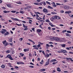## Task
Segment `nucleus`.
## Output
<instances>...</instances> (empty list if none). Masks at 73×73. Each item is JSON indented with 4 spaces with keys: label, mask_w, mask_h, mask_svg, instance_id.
<instances>
[{
    "label": "nucleus",
    "mask_w": 73,
    "mask_h": 73,
    "mask_svg": "<svg viewBox=\"0 0 73 73\" xmlns=\"http://www.w3.org/2000/svg\"><path fill=\"white\" fill-rule=\"evenodd\" d=\"M3 13H9L10 11H3Z\"/></svg>",
    "instance_id": "a211bd4d"
},
{
    "label": "nucleus",
    "mask_w": 73,
    "mask_h": 73,
    "mask_svg": "<svg viewBox=\"0 0 73 73\" xmlns=\"http://www.w3.org/2000/svg\"><path fill=\"white\" fill-rule=\"evenodd\" d=\"M72 13V12L70 11H66L65 12V13H68V14L69 13Z\"/></svg>",
    "instance_id": "f8f14e48"
},
{
    "label": "nucleus",
    "mask_w": 73,
    "mask_h": 73,
    "mask_svg": "<svg viewBox=\"0 0 73 73\" xmlns=\"http://www.w3.org/2000/svg\"><path fill=\"white\" fill-rule=\"evenodd\" d=\"M56 62H53L52 63V64H53V65H55V64H56Z\"/></svg>",
    "instance_id": "0e129e2a"
},
{
    "label": "nucleus",
    "mask_w": 73,
    "mask_h": 73,
    "mask_svg": "<svg viewBox=\"0 0 73 73\" xmlns=\"http://www.w3.org/2000/svg\"><path fill=\"white\" fill-rule=\"evenodd\" d=\"M44 16L43 17V20H45V16L44 15Z\"/></svg>",
    "instance_id": "6e6d98bb"
},
{
    "label": "nucleus",
    "mask_w": 73,
    "mask_h": 73,
    "mask_svg": "<svg viewBox=\"0 0 73 73\" xmlns=\"http://www.w3.org/2000/svg\"><path fill=\"white\" fill-rule=\"evenodd\" d=\"M32 42H33V45H34V44H35V42L32 41Z\"/></svg>",
    "instance_id": "bf43d9fd"
},
{
    "label": "nucleus",
    "mask_w": 73,
    "mask_h": 73,
    "mask_svg": "<svg viewBox=\"0 0 73 73\" xmlns=\"http://www.w3.org/2000/svg\"><path fill=\"white\" fill-rule=\"evenodd\" d=\"M1 68H3V69H4L5 68V66L4 64H3L1 66Z\"/></svg>",
    "instance_id": "4468645a"
},
{
    "label": "nucleus",
    "mask_w": 73,
    "mask_h": 73,
    "mask_svg": "<svg viewBox=\"0 0 73 73\" xmlns=\"http://www.w3.org/2000/svg\"><path fill=\"white\" fill-rule=\"evenodd\" d=\"M7 6L9 8H11V4H7Z\"/></svg>",
    "instance_id": "6ab92c4d"
},
{
    "label": "nucleus",
    "mask_w": 73,
    "mask_h": 73,
    "mask_svg": "<svg viewBox=\"0 0 73 73\" xmlns=\"http://www.w3.org/2000/svg\"><path fill=\"white\" fill-rule=\"evenodd\" d=\"M11 51H10L9 50H8L6 52V53H10Z\"/></svg>",
    "instance_id": "b1692460"
},
{
    "label": "nucleus",
    "mask_w": 73,
    "mask_h": 73,
    "mask_svg": "<svg viewBox=\"0 0 73 73\" xmlns=\"http://www.w3.org/2000/svg\"><path fill=\"white\" fill-rule=\"evenodd\" d=\"M11 56V55L9 54L7 56V57L8 58H9Z\"/></svg>",
    "instance_id": "7c9ffc66"
},
{
    "label": "nucleus",
    "mask_w": 73,
    "mask_h": 73,
    "mask_svg": "<svg viewBox=\"0 0 73 73\" xmlns=\"http://www.w3.org/2000/svg\"><path fill=\"white\" fill-rule=\"evenodd\" d=\"M40 46H41V45H40V44H39L37 45V47H38V48H39V47H40Z\"/></svg>",
    "instance_id": "49530a36"
},
{
    "label": "nucleus",
    "mask_w": 73,
    "mask_h": 73,
    "mask_svg": "<svg viewBox=\"0 0 73 73\" xmlns=\"http://www.w3.org/2000/svg\"><path fill=\"white\" fill-rule=\"evenodd\" d=\"M42 31H41V30L40 29H38L37 30V32H38V33H40V32H41Z\"/></svg>",
    "instance_id": "2eb2a0df"
},
{
    "label": "nucleus",
    "mask_w": 73,
    "mask_h": 73,
    "mask_svg": "<svg viewBox=\"0 0 73 73\" xmlns=\"http://www.w3.org/2000/svg\"><path fill=\"white\" fill-rule=\"evenodd\" d=\"M67 33H71V31H67Z\"/></svg>",
    "instance_id": "c9c22d12"
},
{
    "label": "nucleus",
    "mask_w": 73,
    "mask_h": 73,
    "mask_svg": "<svg viewBox=\"0 0 73 73\" xmlns=\"http://www.w3.org/2000/svg\"><path fill=\"white\" fill-rule=\"evenodd\" d=\"M38 44H41V45L43 44V43H41V42H38Z\"/></svg>",
    "instance_id": "37998d69"
},
{
    "label": "nucleus",
    "mask_w": 73,
    "mask_h": 73,
    "mask_svg": "<svg viewBox=\"0 0 73 73\" xmlns=\"http://www.w3.org/2000/svg\"><path fill=\"white\" fill-rule=\"evenodd\" d=\"M45 21L46 22H47V23H49V22H50V21L48 19L46 20Z\"/></svg>",
    "instance_id": "f704fd0d"
},
{
    "label": "nucleus",
    "mask_w": 73,
    "mask_h": 73,
    "mask_svg": "<svg viewBox=\"0 0 73 73\" xmlns=\"http://www.w3.org/2000/svg\"><path fill=\"white\" fill-rule=\"evenodd\" d=\"M36 1L38 3H40V0H36Z\"/></svg>",
    "instance_id": "69168bd1"
},
{
    "label": "nucleus",
    "mask_w": 73,
    "mask_h": 73,
    "mask_svg": "<svg viewBox=\"0 0 73 73\" xmlns=\"http://www.w3.org/2000/svg\"><path fill=\"white\" fill-rule=\"evenodd\" d=\"M9 44V43H8V42L7 43L6 42V43L5 44V46H7V45H8Z\"/></svg>",
    "instance_id": "72a5a7b5"
},
{
    "label": "nucleus",
    "mask_w": 73,
    "mask_h": 73,
    "mask_svg": "<svg viewBox=\"0 0 73 73\" xmlns=\"http://www.w3.org/2000/svg\"><path fill=\"white\" fill-rule=\"evenodd\" d=\"M16 3L19 4H21V3L20 1H19V3L17 2Z\"/></svg>",
    "instance_id": "a18cd8bd"
},
{
    "label": "nucleus",
    "mask_w": 73,
    "mask_h": 73,
    "mask_svg": "<svg viewBox=\"0 0 73 73\" xmlns=\"http://www.w3.org/2000/svg\"><path fill=\"white\" fill-rule=\"evenodd\" d=\"M15 68H16V69H18V68H19V67H18V66H16L15 67Z\"/></svg>",
    "instance_id": "338daca9"
},
{
    "label": "nucleus",
    "mask_w": 73,
    "mask_h": 73,
    "mask_svg": "<svg viewBox=\"0 0 73 73\" xmlns=\"http://www.w3.org/2000/svg\"><path fill=\"white\" fill-rule=\"evenodd\" d=\"M39 4L40 5H42V4H43V2H40V3H39Z\"/></svg>",
    "instance_id": "13d9d810"
},
{
    "label": "nucleus",
    "mask_w": 73,
    "mask_h": 73,
    "mask_svg": "<svg viewBox=\"0 0 73 73\" xmlns=\"http://www.w3.org/2000/svg\"><path fill=\"white\" fill-rule=\"evenodd\" d=\"M66 36H68L69 37H70L71 36V35L68 33H66Z\"/></svg>",
    "instance_id": "dca6fc26"
},
{
    "label": "nucleus",
    "mask_w": 73,
    "mask_h": 73,
    "mask_svg": "<svg viewBox=\"0 0 73 73\" xmlns=\"http://www.w3.org/2000/svg\"><path fill=\"white\" fill-rule=\"evenodd\" d=\"M56 5H61V4L60 3H56Z\"/></svg>",
    "instance_id": "603ef678"
},
{
    "label": "nucleus",
    "mask_w": 73,
    "mask_h": 73,
    "mask_svg": "<svg viewBox=\"0 0 73 73\" xmlns=\"http://www.w3.org/2000/svg\"><path fill=\"white\" fill-rule=\"evenodd\" d=\"M29 67L30 68H34V67L33 66H29Z\"/></svg>",
    "instance_id": "a19ab883"
},
{
    "label": "nucleus",
    "mask_w": 73,
    "mask_h": 73,
    "mask_svg": "<svg viewBox=\"0 0 73 73\" xmlns=\"http://www.w3.org/2000/svg\"><path fill=\"white\" fill-rule=\"evenodd\" d=\"M3 44H5V43H7V41H6V40H5L3 42Z\"/></svg>",
    "instance_id": "a878e982"
},
{
    "label": "nucleus",
    "mask_w": 73,
    "mask_h": 73,
    "mask_svg": "<svg viewBox=\"0 0 73 73\" xmlns=\"http://www.w3.org/2000/svg\"><path fill=\"white\" fill-rule=\"evenodd\" d=\"M57 71H58V72H61V70H60V69L59 68H57Z\"/></svg>",
    "instance_id": "aec40b11"
},
{
    "label": "nucleus",
    "mask_w": 73,
    "mask_h": 73,
    "mask_svg": "<svg viewBox=\"0 0 73 73\" xmlns=\"http://www.w3.org/2000/svg\"><path fill=\"white\" fill-rule=\"evenodd\" d=\"M50 20L52 21H53V18L52 17L50 18Z\"/></svg>",
    "instance_id": "5fc2aeb1"
},
{
    "label": "nucleus",
    "mask_w": 73,
    "mask_h": 73,
    "mask_svg": "<svg viewBox=\"0 0 73 73\" xmlns=\"http://www.w3.org/2000/svg\"><path fill=\"white\" fill-rule=\"evenodd\" d=\"M66 32V30H63L62 31V32Z\"/></svg>",
    "instance_id": "680f3d73"
},
{
    "label": "nucleus",
    "mask_w": 73,
    "mask_h": 73,
    "mask_svg": "<svg viewBox=\"0 0 73 73\" xmlns=\"http://www.w3.org/2000/svg\"><path fill=\"white\" fill-rule=\"evenodd\" d=\"M57 61V60L56 59H52L50 60V62H54V61Z\"/></svg>",
    "instance_id": "1a4fd4ad"
},
{
    "label": "nucleus",
    "mask_w": 73,
    "mask_h": 73,
    "mask_svg": "<svg viewBox=\"0 0 73 73\" xmlns=\"http://www.w3.org/2000/svg\"><path fill=\"white\" fill-rule=\"evenodd\" d=\"M9 58L11 60H13V58H12V57H11V56L10 57V58Z\"/></svg>",
    "instance_id": "09e8293b"
},
{
    "label": "nucleus",
    "mask_w": 73,
    "mask_h": 73,
    "mask_svg": "<svg viewBox=\"0 0 73 73\" xmlns=\"http://www.w3.org/2000/svg\"><path fill=\"white\" fill-rule=\"evenodd\" d=\"M43 11L44 12H46V13H48V10H47V9H43Z\"/></svg>",
    "instance_id": "39448f33"
},
{
    "label": "nucleus",
    "mask_w": 73,
    "mask_h": 73,
    "mask_svg": "<svg viewBox=\"0 0 73 73\" xmlns=\"http://www.w3.org/2000/svg\"><path fill=\"white\" fill-rule=\"evenodd\" d=\"M42 53L43 54H44L45 56H46V55L45 54V52H44V51H42Z\"/></svg>",
    "instance_id": "e433bc0d"
},
{
    "label": "nucleus",
    "mask_w": 73,
    "mask_h": 73,
    "mask_svg": "<svg viewBox=\"0 0 73 73\" xmlns=\"http://www.w3.org/2000/svg\"><path fill=\"white\" fill-rule=\"evenodd\" d=\"M46 46H48V47H49L50 46V45H49L48 44H46Z\"/></svg>",
    "instance_id": "864d4df0"
},
{
    "label": "nucleus",
    "mask_w": 73,
    "mask_h": 73,
    "mask_svg": "<svg viewBox=\"0 0 73 73\" xmlns=\"http://www.w3.org/2000/svg\"><path fill=\"white\" fill-rule=\"evenodd\" d=\"M61 46H62V47L63 48H65V45H66V44H61Z\"/></svg>",
    "instance_id": "f3484780"
},
{
    "label": "nucleus",
    "mask_w": 73,
    "mask_h": 73,
    "mask_svg": "<svg viewBox=\"0 0 73 73\" xmlns=\"http://www.w3.org/2000/svg\"><path fill=\"white\" fill-rule=\"evenodd\" d=\"M40 21H41L42 23H44L45 22V21L43 20H40Z\"/></svg>",
    "instance_id": "58836bf2"
},
{
    "label": "nucleus",
    "mask_w": 73,
    "mask_h": 73,
    "mask_svg": "<svg viewBox=\"0 0 73 73\" xmlns=\"http://www.w3.org/2000/svg\"><path fill=\"white\" fill-rule=\"evenodd\" d=\"M51 13L52 15H54L55 14H57V13H54L53 12H51Z\"/></svg>",
    "instance_id": "2f4dec72"
},
{
    "label": "nucleus",
    "mask_w": 73,
    "mask_h": 73,
    "mask_svg": "<svg viewBox=\"0 0 73 73\" xmlns=\"http://www.w3.org/2000/svg\"><path fill=\"white\" fill-rule=\"evenodd\" d=\"M46 3H47L48 4H49V5H50V3L48 1H46Z\"/></svg>",
    "instance_id": "de8ad7c7"
},
{
    "label": "nucleus",
    "mask_w": 73,
    "mask_h": 73,
    "mask_svg": "<svg viewBox=\"0 0 73 73\" xmlns=\"http://www.w3.org/2000/svg\"><path fill=\"white\" fill-rule=\"evenodd\" d=\"M12 39L13 38H10L9 39V42H12Z\"/></svg>",
    "instance_id": "393cba45"
},
{
    "label": "nucleus",
    "mask_w": 73,
    "mask_h": 73,
    "mask_svg": "<svg viewBox=\"0 0 73 73\" xmlns=\"http://www.w3.org/2000/svg\"><path fill=\"white\" fill-rule=\"evenodd\" d=\"M52 19H56V16H54L52 17Z\"/></svg>",
    "instance_id": "bb28decb"
},
{
    "label": "nucleus",
    "mask_w": 73,
    "mask_h": 73,
    "mask_svg": "<svg viewBox=\"0 0 73 73\" xmlns=\"http://www.w3.org/2000/svg\"><path fill=\"white\" fill-rule=\"evenodd\" d=\"M60 42H64V41H66V40H65V38H60Z\"/></svg>",
    "instance_id": "f03ea898"
},
{
    "label": "nucleus",
    "mask_w": 73,
    "mask_h": 73,
    "mask_svg": "<svg viewBox=\"0 0 73 73\" xmlns=\"http://www.w3.org/2000/svg\"><path fill=\"white\" fill-rule=\"evenodd\" d=\"M10 67H12V66H11V64L10 63H8Z\"/></svg>",
    "instance_id": "473e14b6"
},
{
    "label": "nucleus",
    "mask_w": 73,
    "mask_h": 73,
    "mask_svg": "<svg viewBox=\"0 0 73 73\" xmlns=\"http://www.w3.org/2000/svg\"><path fill=\"white\" fill-rule=\"evenodd\" d=\"M23 40V38H21L19 39L20 41H22Z\"/></svg>",
    "instance_id": "3c124183"
},
{
    "label": "nucleus",
    "mask_w": 73,
    "mask_h": 73,
    "mask_svg": "<svg viewBox=\"0 0 73 73\" xmlns=\"http://www.w3.org/2000/svg\"><path fill=\"white\" fill-rule=\"evenodd\" d=\"M50 59H48V61H47L46 62V64H45V66H46V65H48L49 64V62L50 61Z\"/></svg>",
    "instance_id": "7ed1b4c3"
},
{
    "label": "nucleus",
    "mask_w": 73,
    "mask_h": 73,
    "mask_svg": "<svg viewBox=\"0 0 73 73\" xmlns=\"http://www.w3.org/2000/svg\"><path fill=\"white\" fill-rule=\"evenodd\" d=\"M9 35V33H8V32H7L6 33H5V35Z\"/></svg>",
    "instance_id": "c756f323"
},
{
    "label": "nucleus",
    "mask_w": 73,
    "mask_h": 73,
    "mask_svg": "<svg viewBox=\"0 0 73 73\" xmlns=\"http://www.w3.org/2000/svg\"><path fill=\"white\" fill-rule=\"evenodd\" d=\"M48 8H50V9H53V7H52L50 6H49V5H48Z\"/></svg>",
    "instance_id": "5701e85b"
},
{
    "label": "nucleus",
    "mask_w": 73,
    "mask_h": 73,
    "mask_svg": "<svg viewBox=\"0 0 73 73\" xmlns=\"http://www.w3.org/2000/svg\"><path fill=\"white\" fill-rule=\"evenodd\" d=\"M34 5H39V4H40L37 3H34Z\"/></svg>",
    "instance_id": "c03bdc74"
},
{
    "label": "nucleus",
    "mask_w": 73,
    "mask_h": 73,
    "mask_svg": "<svg viewBox=\"0 0 73 73\" xmlns=\"http://www.w3.org/2000/svg\"><path fill=\"white\" fill-rule=\"evenodd\" d=\"M11 19L13 20H15V21H19L18 20L19 19L17 18L14 19L13 18H11Z\"/></svg>",
    "instance_id": "9b49d317"
},
{
    "label": "nucleus",
    "mask_w": 73,
    "mask_h": 73,
    "mask_svg": "<svg viewBox=\"0 0 73 73\" xmlns=\"http://www.w3.org/2000/svg\"><path fill=\"white\" fill-rule=\"evenodd\" d=\"M46 56L47 57H49V55L48 54H46Z\"/></svg>",
    "instance_id": "4d7b16f0"
},
{
    "label": "nucleus",
    "mask_w": 73,
    "mask_h": 73,
    "mask_svg": "<svg viewBox=\"0 0 73 73\" xmlns=\"http://www.w3.org/2000/svg\"><path fill=\"white\" fill-rule=\"evenodd\" d=\"M60 12H61V13H64V11L63 10H60Z\"/></svg>",
    "instance_id": "8fccbe9b"
},
{
    "label": "nucleus",
    "mask_w": 73,
    "mask_h": 73,
    "mask_svg": "<svg viewBox=\"0 0 73 73\" xmlns=\"http://www.w3.org/2000/svg\"><path fill=\"white\" fill-rule=\"evenodd\" d=\"M20 13H22V14H24V12H23V11H20Z\"/></svg>",
    "instance_id": "c85d7f7f"
},
{
    "label": "nucleus",
    "mask_w": 73,
    "mask_h": 73,
    "mask_svg": "<svg viewBox=\"0 0 73 73\" xmlns=\"http://www.w3.org/2000/svg\"><path fill=\"white\" fill-rule=\"evenodd\" d=\"M59 25L61 26V27H64V25L62 24V25Z\"/></svg>",
    "instance_id": "774afa93"
},
{
    "label": "nucleus",
    "mask_w": 73,
    "mask_h": 73,
    "mask_svg": "<svg viewBox=\"0 0 73 73\" xmlns=\"http://www.w3.org/2000/svg\"><path fill=\"white\" fill-rule=\"evenodd\" d=\"M62 52L64 53H67V51L66 50H62Z\"/></svg>",
    "instance_id": "0eeeda50"
},
{
    "label": "nucleus",
    "mask_w": 73,
    "mask_h": 73,
    "mask_svg": "<svg viewBox=\"0 0 73 73\" xmlns=\"http://www.w3.org/2000/svg\"><path fill=\"white\" fill-rule=\"evenodd\" d=\"M64 8L66 9H69V7L68 6H64Z\"/></svg>",
    "instance_id": "423d86ee"
},
{
    "label": "nucleus",
    "mask_w": 73,
    "mask_h": 73,
    "mask_svg": "<svg viewBox=\"0 0 73 73\" xmlns=\"http://www.w3.org/2000/svg\"><path fill=\"white\" fill-rule=\"evenodd\" d=\"M16 11H11V12H12V13H16Z\"/></svg>",
    "instance_id": "cd10ccee"
},
{
    "label": "nucleus",
    "mask_w": 73,
    "mask_h": 73,
    "mask_svg": "<svg viewBox=\"0 0 73 73\" xmlns=\"http://www.w3.org/2000/svg\"><path fill=\"white\" fill-rule=\"evenodd\" d=\"M29 57H31V56H32V54H31V53H29Z\"/></svg>",
    "instance_id": "e2e57ef3"
},
{
    "label": "nucleus",
    "mask_w": 73,
    "mask_h": 73,
    "mask_svg": "<svg viewBox=\"0 0 73 73\" xmlns=\"http://www.w3.org/2000/svg\"><path fill=\"white\" fill-rule=\"evenodd\" d=\"M56 19H60V17L57 16H56Z\"/></svg>",
    "instance_id": "412c9836"
},
{
    "label": "nucleus",
    "mask_w": 73,
    "mask_h": 73,
    "mask_svg": "<svg viewBox=\"0 0 73 73\" xmlns=\"http://www.w3.org/2000/svg\"><path fill=\"white\" fill-rule=\"evenodd\" d=\"M19 54H20L21 55V56L22 57H23V56H24V54L22 53H20Z\"/></svg>",
    "instance_id": "4c0bfd02"
},
{
    "label": "nucleus",
    "mask_w": 73,
    "mask_h": 73,
    "mask_svg": "<svg viewBox=\"0 0 73 73\" xmlns=\"http://www.w3.org/2000/svg\"><path fill=\"white\" fill-rule=\"evenodd\" d=\"M23 27H24V28H28V26H25V25H24V24H23Z\"/></svg>",
    "instance_id": "4be33fe9"
},
{
    "label": "nucleus",
    "mask_w": 73,
    "mask_h": 73,
    "mask_svg": "<svg viewBox=\"0 0 73 73\" xmlns=\"http://www.w3.org/2000/svg\"><path fill=\"white\" fill-rule=\"evenodd\" d=\"M66 49H67V50H70V48H69V47H67L66 48Z\"/></svg>",
    "instance_id": "052dcab7"
},
{
    "label": "nucleus",
    "mask_w": 73,
    "mask_h": 73,
    "mask_svg": "<svg viewBox=\"0 0 73 73\" xmlns=\"http://www.w3.org/2000/svg\"><path fill=\"white\" fill-rule=\"evenodd\" d=\"M51 40H55V36L52 37L51 38H50Z\"/></svg>",
    "instance_id": "6e6552de"
},
{
    "label": "nucleus",
    "mask_w": 73,
    "mask_h": 73,
    "mask_svg": "<svg viewBox=\"0 0 73 73\" xmlns=\"http://www.w3.org/2000/svg\"><path fill=\"white\" fill-rule=\"evenodd\" d=\"M5 32H7V30L5 29H2V30L1 31V33L3 34L5 33Z\"/></svg>",
    "instance_id": "20e7f679"
},
{
    "label": "nucleus",
    "mask_w": 73,
    "mask_h": 73,
    "mask_svg": "<svg viewBox=\"0 0 73 73\" xmlns=\"http://www.w3.org/2000/svg\"><path fill=\"white\" fill-rule=\"evenodd\" d=\"M66 60H71V61H73V60H72V58H66Z\"/></svg>",
    "instance_id": "ddd939ff"
},
{
    "label": "nucleus",
    "mask_w": 73,
    "mask_h": 73,
    "mask_svg": "<svg viewBox=\"0 0 73 73\" xmlns=\"http://www.w3.org/2000/svg\"><path fill=\"white\" fill-rule=\"evenodd\" d=\"M44 71H45V69L44 68L41 69L40 70V72H44Z\"/></svg>",
    "instance_id": "9d476101"
},
{
    "label": "nucleus",
    "mask_w": 73,
    "mask_h": 73,
    "mask_svg": "<svg viewBox=\"0 0 73 73\" xmlns=\"http://www.w3.org/2000/svg\"><path fill=\"white\" fill-rule=\"evenodd\" d=\"M58 53H62V50L61 51H58Z\"/></svg>",
    "instance_id": "ea45409f"
},
{
    "label": "nucleus",
    "mask_w": 73,
    "mask_h": 73,
    "mask_svg": "<svg viewBox=\"0 0 73 73\" xmlns=\"http://www.w3.org/2000/svg\"><path fill=\"white\" fill-rule=\"evenodd\" d=\"M56 41H60V38L55 37V40Z\"/></svg>",
    "instance_id": "f257e3e1"
},
{
    "label": "nucleus",
    "mask_w": 73,
    "mask_h": 73,
    "mask_svg": "<svg viewBox=\"0 0 73 73\" xmlns=\"http://www.w3.org/2000/svg\"><path fill=\"white\" fill-rule=\"evenodd\" d=\"M43 4L44 5H46V3L45 2H43Z\"/></svg>",
    "instance_id": "79ce46f5"
}]
</instances>
